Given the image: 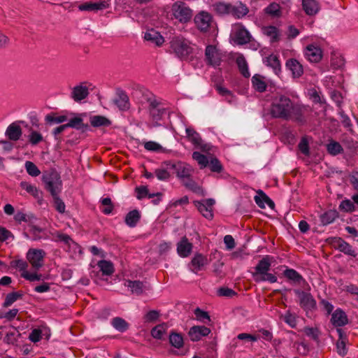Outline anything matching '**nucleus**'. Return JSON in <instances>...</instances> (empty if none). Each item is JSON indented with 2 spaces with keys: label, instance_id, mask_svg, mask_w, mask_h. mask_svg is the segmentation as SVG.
I'll return each mask as SVG.
<instances>
[{
  "label": "nucleus",
  "instance_id": "3c124183",
  "mask_svg": "<svg viewBox=\"0 0 358 358\" xmlns=\"http://www.w3.org/2000/svg\"><path fill=\"white\" fill-rule=\"evenodd\" d=\"M170 343L176 348H180L183 346V338L181 334L172 333L169 336Z\"/></svg>",
  "mask_w": 358,
  "mask_h": 358
},
{
  "label": "nucleus",
  "instance_id": "cd10ccee",
  "mask_svg": "<svg viewBox=\"0 0 358 358\" xmlns=\"http://www.w3.org/2000/svg\"><path fill=\"white\" fill-rule=\"evenodd\" d=\"M302 7L308 15H315L320 10L319 3L316 0H303Z\"/></svg>",
  "mask_w": 358,
  "mask_h": 358
},
{
  "label": "nucleus",
  "instance_id": "4d7b16f0",
  "mask_svg": "<svg viewBox=\"0 0 358 358\" xmlns=\"http://www.w3.org/2000/svg\"><path fill=\"white\" fill-rule=\"evenodd\" d=\"M165 326L164 324L155 326L151 330V335L153 338L157 339H161L165 333Z\"/></svg>",
  "mask_w": 358,
  "mask_h": 358
},
{
  "label": "nucleus",
  "instance_id": "412c9836",
  "mask_svg": "<svg viewBox=\"0 0 358 358\" xmlns=\"http://www.w3.org/2000/svg\"><path fill=\"white\" fill-rule=\"evenodd\" d=\"M331 322L334 327H341L348 323V318L343 310L337 308L331 315Z\"/></svg>",
  "mask_w": 358,
  "mask_h": 358
},
{
  "label": "nucleus",
  "instance_id": "393cba45",
  "mask_svg": "<svg viewBox=\"0 0 358 358\" xmlns=\"http://www.w3.org/2000/svg\"><path fill=\"white\" fill-rule=\"evenodd\" d=\"M336 331L339 336V338L336 343L337 352L341 356L344 357L348 352V350L346 348V343L348 342V338L347 336L345 334L344 331L341 329L338 328Z\"/></svg>",
  "mask_w": 358,
  "mask_h": 358
},
{
  "label": "nucleus",
  "instance_id": "de8ad7c7",
  "mask_svg": "<svg viewBox=\"0 0 358 358\" xmlns=\"http://www.w3.org/2000/svg\"><path fill=\"white\" fill-rule=\"evenodd\" d=\"M264 11L266 14L274 17H278L282 15L280 5L275 2L270 3L264 9Z\"/></svg>",
  "mask_w": 358,
  "mask_h": 358
},
{
  "label": "nucleus",
  "instance_id": "79ce46f5",
  "mask_svg": "<svg viewBox=\"0 0 358 358\" xmlns=\"http://www.w3.org/2000/svg\"><path fill=\"white\" fill-rule=\"evenodd\" d=\"M187 138L189 142H191L194 146L196 145H200L201 137L200 134L196 132L194 128L189 127L185 129Z\"/></svg>",
  "mask_w": 358,
  "mask_h": 358
},
{
  "label": "nucleus",
  "instance_id": "f257e3e1",
  "mask_svg": "<svg viewBox=\"0 0 358 358\" xmlns=\"http://www.w3.org/2000/svg\"><path fill=\"white\" fill-rule=\"evenodd\" d=\"M289 96L284 94L275 96L271 102L270 113L273 117L289 121L290 111L294 104Z\"/></svg>",
  "mask_w": 358,
  "mask_h": 358
},
{
  "label": "nucleus",
  "instance_id": "5fc2aeb1",
  "mask_svg": "<svg viewBox=\"0 0 358 358\" xmlns=\"http://www.w3.org/2000/svg\"><path fill=\"white\" fill-rule=\"evenodd\" d=\"M24 166L27 173L32 177H36L41 174V171L32 162L27 161Z\"/></svg>",
  "mask_w": 358,
  "mask_h": 358
},
{
  "label": "nucleus",
  "instance_id": "72a5a7b5",
  "mask_svg": "<svg viewBox=\"0 0 358 358\" xmlns=\"http://www.w3.org/2000/svg\"><path fill=\"white\" fill-rule=\"evenodd\" d=\"M144 38L150 41L157 46L162 45L164 42V37L157 31L152 29L145 34Z\"/></svg>",
  "mask_w": 358,
  "mask_h": 358
},
{
  "label": "nucleus",
  "instance_id": "7ed1b4c3",
  "mask_svg": "<svg viewBox=\"0 0 358 358\" xmlns=\"http://www.w3.org/2000/svg\"><path fill=\"white\" fill-rule=\"evenodd\" d=\"M271 257L268 255L264 257L255 267L252 277L255 282L268 281L271 283L277 282V277L274 274L268 273L271 265Z\"/></svg>",
  "mask_w": 358,
  "mask_h": 358
},
{
  "label": "nucleus",
  "instance_id": "b1692460",
  "mask_svg": "<svg viewBox=\"0 0 358 358\" xmlns=\"http://www.w3.org/2000/svg\"><path fill=\"white\" fill-rule=\"evenodd\" d=\"M285 66L292 72L293 78H299L303 73L302 65L296 59H288Z\"/></svg>",
  "mask_w": 358,
  "mask_h": 358
},
{
  "label": "nucleus",
  "instance_id": "338daca9",
  "mask_svg": "<svg viewBox=\"0 0 358 358\" xmlns=\"http://www.w3.org/2000/svg\"><path fill=\"white\" fill-rule=\"evenodd\" d=\"M29 140L31 145H37L43 141V136L39 132L31 131L29 136Z\"/></svg>",
  "mask_w": 358,
  "mask_h": 358
},
{
  "label": "nucleus",
  "instance_id": "f03ea898",
  "mask_svg": "<svg viewBox=\"0 0 358 358\" xmlns=\"http://www.w3.org/2000/svg\"><path fill=\"white\" fill-rule=\"evenodd\" d=\"M169 44V52L173 53L181 60L189 59L193 54L194 48L192 47L190 41L182 36L173 37Z\"/></svg>",
  "mask_w": 358,
  "mask_h": 358
},
{
  "label": "nucleus",
  "instance_id": "4be33fe9",
  "mask_svg": "<svg viewBox=\"0 0 358 358\" xmlns=\"http://www.w3.org/2000/svg\"><path fill=\"white\" fill-rule=\"evenodd\" d=\"M208 264V260L206 256L200 253H196L190 262L192 266L191 270L194 273H197L198 271H201L202 268Z\"/></svg>",
  "mask_w": 358,
  "mask_h": 358
},
{
  "label": "nucleus",
  "instance_id": "09e8293b",
  "mask_svg": "<svg viewBox=\"0 0 358 358\" xmlns=\"http://www.w3.org/2000/svg\"><path fill=\"white\" fill-rule=\"evenodd\" d=\"M192 159L198 163L201 169L206 168L209 164L208 158L197 151L193 152Z\"/></svg>",
  "mask_w": 358,
  "mask_h": 358
},
{
  "label": "nucleus",
  "instance_id": "2f4dec72",
  "mask_svg": "<svg viewBox=\"0 0 358 358\" xmlns=\"http://www.w3.org/2000/svg\"><path fill=\"white\" fill-rule=\"evenodd\" d=\"M88 88L82 85L73 87L71 92V97L76 101H80L88 96Z\"/></svg>",
  "mask_w": 358,
  "mask_h": 358
},
{
  "label": "nucleus",
  "instance_id": "1a4fd4ad",
  "mask_svg": "<svg viewBox=\"0 0 358 358\" xmlns=\"http://www.w3.org/2000/svg\"><path fill=\"white\" fill-rule=\"evenodd\" d=\"M232 31L234 40L238 45H245L251 41L252 36L243 24H234Z\"/></svg>",
  "mask_w": 358,
  "mask_h": 358
},
{
  "label": "nucleus",
  "instance_id": "a211bd4d",
  "mask_svg": "<svg viewBox=\"0 0 358 358\" xmlns=\"http://www.w3.org/2000/svg\"><path fill=\"white\" fill-rule=\"evenodd\" d=\"M109 7V0H103L98 2L87 1L79 5L78 8L82 11L99 10Z\"/></svg>",
  "mask_w": 358,
  "mask_h": 358
},
{
  "label": "nucleus",
  "instance_id": "e2e57ef3",
  "mask_svg": "<svg viewBox=\"0 0 358 358\" xmlns=\"http://www.w3.org/2000/svg\"><path fill=\"white\" fill-rule=\"evenodd\" d=\"M159 317V312L157 310H150L143 317L145 322H156Z\"/></svg>",
  "mask_w": 358,
  "mask_h": 358
},
{
  "label": "nucleus",
  "instance_id": "0eeeda50",
  "mask_svg": "<svg viewBox=\"0 0 358 358\" xmlns=\"http://www.w3.org/2000/svg\"><path fill=\"white\" fill-rule=\"evenodd\" d=\"M171 13L173 17L181 23H187L192 17V10L182 1H178L171 6Z\"/></svg>",
  "mask_w": 358,
  "mask_h": 358
},
{
  "label": "nucleus",
  "instance_id": "f8f14e48",
  "mask_svg": "<svg viewBox=\"0 0 358 358\" xmlns=\"http://www.w3.org/2000/svg\"><path fill=\"white\" fill-rule=\"evenodd\" d=\"M45 256V252L41 249L31 248L27 253V260L36 270H38L43 266Z\"/></svg>",
  "mask_w": 358,
  "mask_h": 358
},
{
  "label": "nucleus",
  "instance_id": "37998d69",
  "mask_svg": "<svg viewBox=\"0 0 358 358\" xmlns=\"http://www.w3.org/2000/svg\"><path fill=\"white\" fill-rule=\"evenodd\" d=\"M328 153L332 156H336L343 152V148L341 145L334 140L329 141L326 145Z\"/></svg>",
  "mask_w": 358,
  "mask_h": 358
},
{
  "label": "nucleus",
  "instance_id": "9b49d317",
  "mask_svg": "<svg viewBox=\"0 0 358 358\" xmlns=\"http://www.w3.org/2000/svg\"><path fill=\"white\" fill-rule=\"evenodd\" d=\"M294 293L299 297V305L304 310L309 311L316 309V301L310 292L294 289Z\"/></svg>",
  "mask_w": 358,
  "mask_h": 358
},
{
  "label": "nucleus",
  "instance_id": "423d86ee",
  "mask_svg": "<svg viewBox=\"0 0 358 358\" xmlns=\"http://www.w3.org/2000/svg\"><path fill=\"white\" fill-rule=\"evenodd\" d=\"M290 113L289 120L303 126L311 120L313 110L309 106L294 103Z\"/></svg>",
  "mask_w": 358,
  "mask_h": 358
},
{
  "label": "nucleus",
  "instance_id": "bb28decb",
  "mask_svg": "<svg viewBox=\"0 0 358 358\" xmlns=\"http://www.w3.org/2000/svg\"><path fill=\"white\" fill-rule=\"evenodd\" d=\"M257 192L258 195L255 196V201L259 207L264 208L266 204L271 208H273L274 202L262 190L259 189Z\"/></svg>",
  "mask_w": 358,
  "mask_h": 358
},
{
  "label": "nucleus",
  "instance_id": "f704fd0d",
  "mask_svg": "<svg viewBox=\"0 0 358 358\" xmlns=\"http://www.w3.org/2000/svg\"><path fill=\"white\" fill-rule=\"evenodd\" d=\"M97 266L103 275H111L115 271L113 264L110 261L100 260L98 262Z\"/></svg>",
  "mask_w": 358,
  "mask_h": 358
},
{
  "label": "nucleus",
  "instance_id": "c9c22d12",
  "mask_svg": "<svg viewBox=\"0 0 358 358\" xmlns=\"http://www.w3.org/2000/svg\"><path fill=\"white\" fill-rule=\"evenodd\" d=\"M141 219V215L138 210H133L129 212L126 216L124 222L129 227H134L136 226Z\"/></svg>",
  "mask_w": 358,
  "mask_h": 358
},
{
  "label": "nucleus",
  "instance_id": "e433bc0d",
  "mask_svg": "<svg viewBox=\"0 0 358 358\" xmlns=\"http://www.w3.org/2000/svg\"><path fill=\"white\" fill-rule=\"evenodd\" d=\"M236 63L241 75L245 78H249L250 73L248 70V65L243 55H240L236 57Z\"/></svg>",
  "mask_w": 358,
  "mask_h": 358
},
{
  "label": "nucleus",
  "instance_id": "864d4df0",
  "mask_svg": "<svg viewBox=\"0 0 358 358\" xmlns=\"http://www.w3.org/2000/svg\"><path fill=\"white\" fill-rule=\"evenodd\" d=\"M67 120L66 115H57L55 113H50L45 116V121L50 124H59Z\"/></svg>",
  "mask_w": 358,
  "mask_h": 358
},
{
  "label": "nucleus",
  "instance_id": "4468645a",
  "mask_svg": "<svg viewBox=\"0 0 358 358\" xmlns=\"http://www.w3.org/2000/svg\"><path fill=\"white\" fill-rule=\"evenodd\" d=\"M331 244L332 246L338 250L340 252H343L345 255L355 257L357 253L348 243L345 241L342 238L334 237L331 238Z\"/></svg>",
  "mask_w": 358,
  "mask_h": 358
},
{
  "label": "nucleus",
  "instance_id": "58836bf2",
  "mask_svg": "<svg viewBox=\"0 0 358 358\" xmlns=\"http://www.w3.org/2000/svg\"><path fill=\"white\" fill-rule=\"evenodd\" d=\"M117 106L122 110H127L129 108V99L127 94L124 92L118 93V97L115 101Z\"/></svg>",
  "mask_w": 358,
  "mask_h": 358
},
{
  "label": "nucleus",
  "instance_id": "7c9ffc66",
  "mask_svg": "<svg viewBox=\"0 0 358 358\" xmlns=\"http://www.w3.org/2000/svg\"><path fill=\"white\" fill-rule=\"evenodd\" d=\"M183 185L187 188L188 189L191 190L194 193L204 196L205 195V191L202 188L201 186L199 185L192 178V176L189 177L188 178L185 179V180L182 182Z\"/></svg>",
  "mask_w": 358,
  "mask_h": 358
},
{
  "label": "nucleus",
  "instance_id": "774afa93",
  "mask_svg": "<svg viewBox=\"0 0 358 358\" xmlns=\"http://www.w3.org/2000/svg\"><path fill=\"white\" fill-rule=\"evenodd\" d=\"M284 320L291 327L295 328L296 327V317L294 314L291 313L289 311L285 313Z\"/></svg>",
  "mask_w": 358,
  "mask_h": 358
},
{
  "label": "nucleus",
  "instance_id": "c756f323",
  "mask_svg": "<svg viewBox=\"0 0 358 358\" xmlns=\"http://www.w3.org/2000/svg\"><path fill=\"white\" fill-rule=\"evenodd\" d=\"M6 136L10 141H16L22 136V129L15 123H12L8 127L6 131Z\"/></svg>",
  "mask_w": 358,
  "mask_h": 358
},
{
  "label": "nucleus",
  "instance_id": "dca6fc26",
  "mask_svg": "<svg viewBox=\"0 0 358 358\" xmlns=\"http://www.w3.org/2000/svg\"><path fill=\"white\" fill-rule=\"evenodd\" d=\"M194 22L200 31H206L212 22V16L207 12L201 11L194 17Z\"/></svg>",
  "mask_w": 358,
  "mask_h": 358
},
{
  "label": "nucleus",
  "instance_id": "680f3d73",
  "mask_svg": "<svg viewBox=\"0 0 358 358\" xmlns=\"http://www.w3.org/2000/svg\"><path fill=\"white\" fill-rule=\"evenodd\" d=\"M303 332L307 336L313 338L314 341L319 339L320 331L317 328L306 327L303 329Z\"/></svg>",
  "mask_w": 358,
  "mask_h": 358
},
{
  "label": "nucleus",
  "instance_id": "5701e85b",
  "mask_svg": "<svg viewBox=\"0 0 358 358\" xmlns=\"http://www.w3.org/2000/svg\"><path fill=\"white\" fill-rule=\"evenodd\" d=\"M192 244L189 242L186 236H183L177 244L178 254L182 257H188L192 250Z\"/></svg>",
  "mask_w": 358,
  "mask_h": 358
},
{
  "label": "nucleus",
  "instance_id": "c85d7f7f",
  "mask_svg": "<svg viewBox=\"0 0 358 358\" xmlns=\"http://www.w3.org/2000/svg\"><path fill=\"white\" fill-rule=\"evenodd\" d=\"M264 63L273 69L276 75H279L281 71V65L278 57L271 54L264 59Z\"/></svg>",
  "mask_w": 358,
  "mask_h": 358
},
{
  "label": "nucleus",
  "instance_id": "603ef678",
  "mask_svg": "<svg viewBox=\"0 0 358 358\" xmlns=\"http://www.w3.org/2000/svg\"><path fill=\"white\" fill-rule=\"evenodd\" d=\"M68 128L72 127L77 129H84L88 127L87 124L83 123V120L80 117H73L66 124Z\"/></svg>",
  "mask_w": 358,
  "mask_h": 358
},
{
  "label": "nucleus",
  "instance_id": "49530a36",
  "mask_svg": "<svg viewBox=\"0 0 358 358\" xmlns=\"http://www.w3.org/2000/svg\"><path fill=\"white\" fill-rule=\"evenodd\" d=\"M23 296L22 292H13L6 295L3 306L5 308L10 306L17 300L21 299Z\"/></svg>",
  "mask_w": 358,
  "mask_h": 358
},
{
  "label": "nucleus",
  "instance_id": "69168bd1",
  "mask_svg": "<svg viewBox=\"0 0 358 358\" xmlns=\"http://www.w3.org/2000/svg\"><path fill=\"white\" fill-rule=\"evenodd\" d=\"M55 241L59 242H62L67 245H70L71 242H72V239L68 234L57 232L55 234Z\"/></svg>",
  "mask_w": 358,
  "mask_h": 358
},
{
  "label": "nucleus",
  "instance_id": "6e6d98bb",
  "mask_svg": "<svg viewBox=\"0 0 358 358\" xmlns=\"http://www.w3.org/2000/svg\"><path fill=\"white\" fill-rule=\"evenodd\" d=\"M208 165L212 172L221 173L223 170L222 164L216 157H210Z\"/></svg>",
  "mask_w": 358,
  "mask_h": 358
},
{
  "label": "nucleus",
  "instance_id": "4c0bfd02",
  "mask_svg": "<svg viewBox=\"0 0 358 358\" xmlns=\"http://www.w3.org/2000/svg\"><path fill=\"white\" fill-rule=\"evenodd\" d=\"M338 217V213L336 210H329L324 212L320 217L322 225L329 224Z\"/></svg>",
  "mask_w": 358,
  "mask_h": 358
},
{
  "label": "nucleus",
  "instance_id": "a878e982",
  "mask_svg": "<svg viewBox=\"0 0 358 358\" xmlns=\"http://www.w3.org/2000/svg\"><path fill=\"white\" fill-rule=\"evenodd\" d=\"M20 187L34 198L36 199H42L43 193L36 185L27 181H22L20 183Z\"/></svg>",
  "mask_w": 358,
  "mask_h": 358
},
{
  "label": "nucleus",
  "instance_id": "2eb2a0df",
  "mask_svg": "<svg viewBox=\"0 0 358 358\" xmlns=\"http://www.w3.org/2000/svg\"><path fill=\"white\" fill-rule=\"evenodd\" d=\"M284 276L294 284L302 285L305 289L309 290L310 286L303 276L293 268H286L283 271Z\"/></svg>",
  "mask_w": 358,
  "mask_h": 358
},
{
  "label": "nucleus",
  "instance_id": "ea45409f",
  "mask_svg": "<svg viewBox=\"0 0 358 358\" xmlns=\"http://www.w3.org/2000/svg\"><path fill=\"white\" fill-rule=\"evenodd\" d=\"M90 123L94 127H108L111 121L104 116L94 115L90 117Z\"/></svg>",
  "mask_w": 358,
  "mask_h": 358
},
{
  "label": "nucleus",
  "instance_id": "f3484780",
  "mask_svg": "<svg viewBox=\"0 0 358 358\" xmlns=\"http://www.w3.org/2000/svg\"><path fill=\"white\" fill-rule=\"evenodd\" d=\"M210 333V329L205 326H194L189 329L188 336L192 341H198Z\"/></svg>",
  "mask_w": 358,
  "mask_h": 358
},
{
  "label": "nucleus",
  "instance_id": "052dcab7",
  "mask_svg": "<svg viewBox=\"0 0 358 358\" xmlns=\"http://www.w3.org/2000/svg\"><path fill=\"white\" fill-rule=\"evenodd\" d=\"M339 208L345 212H353L355 210L354 203L349 199L342 201Z\"/></svg>",
  "mask_w": 358,
  "mask_h": 358
},
{
  "label": "nucleus",
  "instance_id": "13d9d810",
  "mask_svg": "<svg viewBox=\"0 0 358 358\" xmlns=\"http://www.w3.org/2000/svg\"><path fill=\"white\" fill-rule=\"evenodd\" d=\"M20 334L16 331H10L6 334L3 338L4 343L14 345L17 343Z\"/></svg>",
  "mask_w": 358,
  "mask_h": 358
},
{
  "label": "nucleus",
  "instance_id": "a18cd8bd",
  "mask_svg": "<svg viewBox=\"0 0 358 358\" xmlns=\"http://www.w3.org/2000/svg\"><path fill=\"white\" fill-rule=\"evenodd\" d=\"M112 326L120 332H124L129 329V324L122 317H115L111 321Z\"/></svg>",
  "mask_w": 358,
  "mask_h": 358
},
{
  "label": "nucleus",
  "instance_id": "6e6552de",
  "mask_svg": "<svg viewBox=\"0 0 358 358\" xmlns=\"http://www.w3.org/2000/svg\"><path fill=\"white\" fill-rule=\"evenodd\" d=\"M164 164L166 165L167 168L174 170L176 176L181 182L192 176L194 172L193 167L185 162L166 161L164 162Z\"/></svg>",
  "mask_w": 358,
  "mask_h": 358
},
{
  "label": "nucleus",
  "instance_id": "9d476101",
  "mask_svg": "<svg viewBox=\"0 0 358 358\" xmlns=\"http://www.w3.org/2000/svg\"><path fill=\"white\" fill-rule=\"evenodd\" d=\"M222 54L215 45H208L205 50V60L208 65L214 67L221 64Z\"/></svg>",
  "mask_w": 358,
  "mask_h": 358
},
{
  "label": "nucleus",
  "instance_id": "c03bdc74",
  "mask_svg": "<svg viewBox=\"0 0 358 358\" xmlns=\"http://www.w3.org/2000/svg\"><path fill=\"white\" fill-rule=\"evenodd\" d=\"M263 32L271 38V43L278 42L280 40L279 31L277 27L274 26L264 27L263 29Z\"/></svg>",
  "mask_w": 358,
  "mask_h": 358
},
{
  "label": "nucleus",
  "instance_id": "20e7f679",
  "mask_svg": "<svg viewBox=\"0 0 358 358\" xmlns=\"http://www.w3.org/2000/svg\"><path fill=\"white\" fill-rule=\"evenodd\" d=\"M144 100L150 117L153 122V126L159 125L158 122L162 119L166 113V109L153 94L144 96Z\"/></svg>",
  "mask_w": 358,
  "mask_h": 358
},
{
  "label": "nucleus",
  "instance_id": "ddd939ff",
  "mask_svg": "<svg viewBox=\"0 0 358 358\" xmlns=\"http://www.w3.org/2000/svg\"><path fill=\"white\" fill-rule=\"evenodd\" d=\"M215 201L213 199H207L202 201H194L193 203L201 215L208 220L213 218V206Z\"/></svg>",
  "mask_w": 358,
  "mask_h": 358
},
{
  "label": "nucleus",
  "instance_id": "6ab92c4d",
  "mask_svg": "<svg viewBox=\"0 0 358 358\" xmlns=\"http://www.w3.org/2000/svg\"><path fill=\"white\" fill-rule=\"evenodd\" d=\"M305 55L310 62L317 63L322 59V51L317 45L310 44L306 47Z\"/></svg>",
  "mask_w": 358,
  "mask_h": 358
},
{
  "label": "nucleus",
  "instance_id": "aec40b11",
  "mask_svg": "<svg viewBox=\"0 0 358 358\" xmlns=\"http://www.w3.org/2000/svg\"><path fill=\"white\" fill-rule=\"evenodd\" d=\"M249 13L248 7L242 3L238 1L236 4H231L229 15H231L236 19H241Z\"/></svg>",
  "mask_w": 358,
  "mask_h": 358
},
{
  "label": "nucleus",
  "instance_id": "39448f33",
  "mask_svg": "<svg viewBox=\"0 0 358 358\" xmlns=\"http://www.w3.org/2000/svg\"><path fill=\"white\" fill-rule=\"evenodd\" d=\"M42 181L45 189L52 196L59 195L62 191V182L60 175L55 170L46 171L43 174Z\"/></svg>",
  "mask_w": 358,
  "mask_h": 358
},
{
  "label": "nucleus",
  "instance_id": "bf43d9fd",
  "mask_svg": "<svg viewBox=\"0 0 358 358\" xmlns=\"http://www.w3.org/2000/svg\"><path fill=\"white\" fill-rule=\"evenodd\" d=\"M101 204L103 206H106V207L103 208L101 210L103 214L108 215V214L111 213L112 211L113 210L114 206H113V205L112 203V201L110 198H108V197L103 198L101 200Z\"/></svg>",
  "mask_w": 358,
  "mask_h": 358
},
{
  "label": "nucleus",
  "instance_id": "0e129e2a",
  "mask_svg": "<svg viewBox=\"0 0 358 358\" xmlns=\"http://www.w3.org/2000/svg\"><path fill=\"white\" fill-rule=\"evenodd\" d=\"M10 265L13 268H18L20 271H22V273L27 271L28 268V264L22 259L13 260L10 262Z\"/></svg>",
  "mask_w": 358,
  "mask_h": 358
},
{
  "label": "nucleus",
  "instance_id": "a19ab883",
  "mask_svg": "<svg viewBox=\"0 0 358 358\" xmlns=\"http://www.w3.org/2000/svg\"><path fill=\"white\" fill-rule=\"evenodd\" d=\"M124 285L130 288L131 293L136 295H140L143 292V282L139 280H127L124 283Z\"/></svg>",
  "mask_w": 358,
  "mask_h": 358
},
{
  "label": "nucleus",
  "instance_id": "473e14b6",
  "mask_svg": "<svg viewBox=\"0 0 358 358\" xmlns=\"http://www.w3.org/2000/svg\"><path fill=\"white\" fill-rule=\"evenodd\" d=\"M252 85L254 89L259 92H264L267 88L264 77L259 74H255L252 76Z\"/></svg>",
  "mask_w": 358,
  "mask_h": 358
},
{
  "label": "nucleus",
  "instance_id": "8fccbe9b",
  "mask_svg": "<svg viewBox=\"0 0 358 358\" xmlns=\"http://www.w3.org/2000/svg\"><path fill=\"white\" fill-rule=\"evenodd\" d=\"M214 9L219 15H229L231 3L217 2L213 5Z\"/></svg>",
  "mask_w": 358,
  "mask_h": 358
}]
</instances>
